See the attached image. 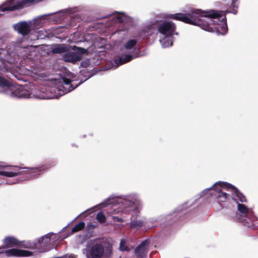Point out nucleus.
I'll use <instances>...</instances> for the list:
<instances>
[{
  "instance_id": "17",
  "label": "nucleus",
  "mask_w": 258,
  "mask_h": 258,
  "mask_svg": "<svg viewBox=\"0 0 258 258\" xmlns=\"http://www.w3.org/2000/svg\"><path fill=\"white\" fill-rule=\"evenodd\" d=\"M6 255L11 256H29L32 255V252L29 250H21L15 248L10 249L5 251Z\"/></svg>"
},
{
  "instance_id": "11",
  "label": "nucleus",
  "mask_w": 258,
  "mask_h": 258,
  "mask_svg": "<svg viewBox=\"0 0 258 258\" xmlns=\"http://www.w3.org/2000/svg\"><path fill=\"white\" fill-rule=\"evenodd\" d=\"M36 54L35 47L33 46H28L20 49L19 54L17 55L19 64L23 66L27 62L34 59Z\"/></svg>"
},
{
  "instance_id": "1",
  "label": "nucleus",
  "mask_w": 258,
  "mask_h": 258,
  "mask_svg": "<svg viewBox=\"0 0 258 258\" xmlns=\"http://www.w3.org/2000/svg\"><path fill=\"white\" fill-rule=\"evenodd\" d=\"M165 18L197 25L205 31L216 32L217 34L225 35L228 30L226 18L222 12L195 9L190 13L168 14Z\"/></svg>"
},
{
  "instance_id": "35",
  "label": "nucleus",
  "mask_w": 258,
  "mask_h": 258,
  "mask_svg": "<svg viewBox=\"0 0 258 258\" xmlns=\"http://www.w3.org/2000/svg\"><path fill=\"white\" fill-rule=\"evenodd\" d=\"M133 217H134V216H132V217L131 218V219H132V218L133 219Z\"/></svg>"
},
{
  "instance_id": "34",
  "label": "nucleus",
  "mask_w": 258,
  "mask_h": 258,
  "mask_svg": "<svg viewBox=\"0 0 258 258\" xmlns=\"http://www.w3.org/2000/svg\"><path fill=\"white\" fill-rule=\"evenodd\" d=\"M21 48H20L19 49H20ZM17 51H19V53L20 52V49H17Z\"/></svg>"
},
{
  "instance_id": "21",
  "label": "nucleus",
  "mask_w": 258,
  "mask_h": 258,
  "mask_svg": "<svg viewBox=\"0 0 258 258\" xmlns=\"http://www.w3.org/2000/svg\"><path fill=\"white\" fill-rule=\"evenodd\" d=\"M42 26L38 29L33 30L31 34L30 40H35L39 39H43L47 35V32L45 30L41 29Z\"/></svg>"
},
{
  "instance_id": "30",
  "label": "nucleus",
  "mask_w": 258,
  "mask_h": 258,
  "mask_svg": "<svg viewBox=\"0 0 258 258\" xmlns=\"http://www.w3.org/2000/svg\"><path fill=\"white\" fill-rule=\"evenodd\" d=\"M42 1L43 0H27V3L28 5L31 3H38Z\"/></svg>"
},
{
  "instance_id": "24",
  "label": "nucleus",
  "mask_w": 258,
  "mask_h": 258,
  "mask_svg": "<svg viewBox=\"0 0 258 258\" xmlns=\"http://www.w3.org/2000/svg\"><path fill=\"white\" fill-rule=\"evenodd\" d=\"M21 245L26 248L29 249H38L39 248V245L38 243H35L33 242H31L30 241H24L22 242Z\"/></svg>"
},
{
  "instance_id": "16",
  "label": "nucleus",
  "mask_w": 258,
  "mask_h": 258,
  "mask_svg": "<svg viewBox=\"0 0 258 258\" xmlns=\"http://www.w3.org/2000/svg\"><path fill=\"white\" fill-rule=\"evenodd\" d=\"M149 242L148 240L143 241L135 250L137 258H145L148 251Z\"/></svg>"
},
{
  "instance_id": "31",
  "label": "nucleus",
  "mask_w": 258,
  "mask_h": 258,
  "mask_svg": "<svg viewBox=\"0 0 258 258\" xmlns=\"http://www.w3.org/2000/svg\"><path fill=\"white\" fill-rule=\"evenodd\" d=\"M17 182H18V181H17V180H15V181H14V182H12V183H8V184H14V183H17Z\"/></svg>"
},
{
  "instance_id": "18",
  "label": "nucleus",
  "mask_w": 258,
  "mask_h": 258,
  "mask_svg": "<svg viewBox=\"0 0 258 258\" xmlns=\"http://www.w3.org/2000/svg\"><path fill=\"white\" fill-rule=\"evenodd\" d=\"M2 42V39L0 38V43H1ZM0 50L1 51V55H0V65L4 66H5L6 64H8V63H10V65L11 67H10V68L8 70L5 71V72H7V71H9V70H11L12 69H14V64H17L19 63L18 60V59L17 57V55L14 56V58H11L8 59V58H6L7 60H5V59L2 58V56L4 53L3 52H4V50H3V49H2L1 48H0ZM0 71H3V70H2L1 69H0ZM3 72H4V71H3Z\"/></svg>"
},
{
  "instance_id": "12",
  "label": "nucleus",
  "mask_w": 258,
  "mask_h": 258,
  "mask_svg": "<svg viewBox=\"0 0 258 258\" xmlns=\"http://www.w3.org/2000/svg\"><path fill=\"white\" fill-rule=\"evenodd\" d=\"M237 203H238L237 202ZM237 208L238 212L240 213V217L238 218L244 225H247L248 227H251L249 224L250 222H252L253 220V212L251 208H248L245 205L237 203Z\"/></svg>"
},
{
  "instance_id": "14",
  "label": "nucleus",
  "mask_w": 258,
  "mask_h": 258,
  "mask_svg": "<svg viewBox=\"0 0 258 258\" xmlns=\"http://www.w3.org/2000/svg\"><path fill=\"white\" fill-rule=\"evenodd\" d=\"M27 5V0H8L0 7V16L6 11H12L22 8Z\"/></svg>"
},
{
  "instance_id": "22",
  "label": "nucleus",
  "mask_w": 258,
  "mask_h": 258,
  "mask_svg": "<svg viewBox=\"0 0 258 258\" xmlns=\"http://www.w3.org/2000/svg\"><path fill=\"white\" fill-rule=\"evenodd\" d=\"M148 223V221H147L146 219L144 220H137L135 219H132L130 223V226L132 228L138 229Z\"/></svg>"
},
{
  "instance_id": "6",
  "label": "nucleus",
  "mask_w": 258,
  "mask_h": 258,
  "mask_svg": "<svg viewBox=\"0 0 258 258\" xmlns=\"http://www.w3.org/2000/svg\"><path fill=\"white\" fill-rule=\"evenodd\" d=\"M75 80V77L70 73L67 77L55 79L54 86L50 89V92H54V95L52 97L58 98L73 90L78 86V84H76L74 83Z\"/></svg>"
},
{
  "instance_id": "27",
  "label": "nucleus",
  "mask_w": 258,
  "mask_h": 258,
  "mask_svg": "<svg viewBox=\"0 0 258 258\" xmlns=\"http://www.w3.org/2000/svg\"><path fill=\"white\" fill-rule=\"evenodd\" d=\"M119 249L121 251H130V248L125 245V241L121 239L120 242Z\"/></svg>"
},
{
  "instance_id": "13",
  "label": "nucleus",
  "mask_w": 258,
  "mask_h": 258,
  "mask_svg": "<svg viewBox=\"0 0 258 258\" xmlns=\"http://www.w3.org/2000/svg\"><path fill=\"white\" fill-rule=\"evenodd\" d=\"M87 52L86 49L81 47H74L73 51H67L62 55V59L66 62L75 63L81 59L82 54Z\"/></svg>"
},
{
  "instance_id": "29",
  "label": "nucleus",
  "mask_w": 258,
  "mask_h": 258,
  "mask_svg": "<svg viewBox=\"0 0 258 258\" xmlns=\"http://www.w3.org/2000/svg\"><path fill=\"white\" fill-rule=\"evenodd\" d=\"M90 64V61L88 59L82 61L81 65L82 67L86 68Z\"/></svg>"
},
{
  "instance_id": "4",
  "label": "nucleus",
  "mask_w": 258,
  "mask_h": 258,
  "mask_svg": "<svg viewBox=\"0 0 258 258\" xmlns=\"http://www.w3.org/2000/svg\"><path fill=\"white\" fill-rule=\"evenodd\" d=\"M154 25L149 24L146 25L143 29L140 31L136 39H130L120 49V55L114 59L117 66L126 63L133 59L138 57V49H136L138 41L140 39L148 37L153 33Z\"/></svg>"
},
{
  "instance_id": "20",
  "label": "nucleus",
  "mask_w": 258,
  "mask_h": 258,
  "mask_svg": "<svg viewBox=\"0 0 258 258\" xmlns=\"http://www.w3.org/2000/svg\"><path fill=\"white\" fill-rule=\"evenodd\" d=\"M108 19L111 21L110 25H112L124 22L126 19V16L123 13H115L108 16Z\"/></svg>"
},
{
  "instance_id": "26",
  "label": "nucleus",
  "mask_w": 258,
  "mask_h": 258,
  "mask_svg": "<svg viewBox=\"0 0 258 258\" xmlns=\"http://www.w3.org/2000/svg\"><path fill=\"white\" fill-rule=\"evenodd\" d=\"M96 219L100 223H104L106 220V217L102 212H99L97 216Z\"/></svg>"
},
{
  "instance_id": "2",
  "label": "nucleus",
  "mask_w": 258,
  "mask_h": 258,
  "mask_svg": "<svg viewBox=\"0 0 258 258\" xmlns=\"http://www.w3.org/2000/svg\"><path fill=\"white\" fill-rule=\"evenodd\" d=\"M102 205L104 207L111 205L109 214L115 222H123L118 216L114 215L119 213H128L134 212L136 216L139 213L142 204L136 194H130L120 197L110 196Z\"/></svg>"
},
{
  "instance_id": "15",
  "label": "nucleus",
  "mask_w": 258,
  "mask_h": 258,
  "mask_svg": "<svg viewBox=\"0 0 258 258\" xmlns=\"http://www.w3.org/2000/svg\"><path fill=\"white\" fill-rule=\"evenodd\" d=\"M54 236H55V235L53 233H49L39 239L37 243L39 252H43L49 250L52 237Z\"/></svg>"
},
{
  "instance_id": "10",
  "label": "nucleus",
  "mask_w": 258,
  "mask_h": 258,
  "mask_svg": "<svg viewBox=\"0 0 258 258\" xmlns=\"http://www.w3.org/2000/svg\"><path fill=\"white\" fill-rule=\"evenodd\" d=\"M83 253L86 258H105L106 251L102 244L88 243Z\"/></svg>"
},
{
  "instance_id": "9",
  "label": "nucleus",
  "mask_w": 258,
  "mask_h": 258,
  "mask_svg": "<svg viewBox=\"0 0 258 258\" xmlns=\"http://www.w3.org/2000/svg\"><path fill=\"white\" fill-rule=\"evenodd\" d=\"M26 170H23L20 167H16L14 169L10 171H0V175L7 177H14L18 174L29 175L27 177L28 179L35 177L36 175L43 173L45 169L43 166L33 168H25Z\"/></svg>"
},
{
  "instance_id": "19",
  "label": "nucleus",
  "mask_w": 258,
  "mask_h": 258,
  "mask_svg": "<svg viewBox=\"0 0 258 258\" xmlns=\"http://www.w3.org/2000/svg\"><path fill=\"white\" fill-rule=\"evenodd\" d=\"M5 246L0 247V253L4 251L5 248H11L19 244V241L14 237L9 236L6 237L3 241Z\"/></svg>"
},
{
  "instance_id": "25",
  "label": "nucleus",
  "mask_w": 258,
  "mask_h": 258,
  "mask_svg": "<svg viewBox=\"0 0 258 258\" xmlns=\"http://www.w3.org/2000/svg\"><path fill=\"white\" fill-rule=\"evenodd\" d=\"M85 224L83 222H81L77 224L72 230L71 233H73L83 229L85 227Z\"/></svg>"
},
{
  "instance_id": "32",
  "label": "nucleus",
  "mask_w": 258,
  "mask_h": 258,
  "mask_svg": "<svg viewBox=\"0 0 258 258\" xmlns=\"http://www.w3.org/2000/svg\"><path fill=\"white\" fill-rule=\"evenodd\" d=\"M219 207H220V208H222V206H221V205H220V204H219Z\"/></svg>"
},
{
  "instance_id": "33",
  "label": "nucleus",
  "mask_w": 258,
  "mask_h": 258,
  "mask_svg": "<svg viewBox=\"0 0 258 258\" xmlns=\"http://www.w3.org/2000/svg\"><path fill=\"white\" fill-rule=\"evenodd\" d=\"M37 73H38V72H35L34 73V74H37Z\"/></svg>"
},
{
  "instance_id": "8",
  "label": "nucleus",
  "mask_w": 258,
  "mask_h": 258,
  "mask_svg": "<svg viewBox=\"0 0 258 258\" xmlns=\"http://www.w3.org/2000/svg\"><path fill=\"white\" fill-rule=\"evenodd\" d=\"M43 19L39 17L29 21H21L13 25L15 30L23 36L30 34V38L33 30L40 28L42 26Z\"/></svg>"
},
{
  "instance_id": "3",
  "label": "nucleus",
  "mask_w": 258,
  "mask_h": 258,
  "mask_svg": "<svg viewBox=\"0 0 258 258\" xmlns=\"http://www.w3.org/2000/svg\"><path fill=\"white\" fill-rule=\"evenodd\" d=\"M201 196L216 199L217 202H225L232 199L241 203L246 201L244 196L235 186L225 182H217L210 188L205 189Z\"/></svg>"
},
{
  "instance_id": "5",
  "label": "nucleus",
  "mask_w": 258,
  "mask_h": 258,
  "mask_svg": "<svg viewBox=\"0 0 258 258\" xmlns=\"http://www.w3.org/2000/svg\"><path fill=\"white\" fill-rule=\"evenodd\" d=\"M77 11V7L69 8L54 14L42 15L39 18L43 19L42 26L47 23H60L63 22L70 27L75 25L77 15L75 14Z\"/></svg>"
},
{
  "instance_id": "7",
  "label": "nucleus",
  "mask_w": 258,
  "mask_h": 258,
  "mask_svg": "<svg viewBox=\"0 0 258 258\" xmlns=\"http://www.w3.org/2000/svg\"><path fill=\"white\" fill-rule=\"evenodd\" d=\"M176 26L171 21H166L160 23L157 28L159 41L163 47L172 45L173 35H177L175 32Z\"/></svg>"
},
{
  "instance_id": "28",
  "label": "nucleus",
  "mask_w": 258,
  "mask_h": 258,
  "mask_svg": "<svg viewBox=\"0 0 258 258\" xmlns=\"http://www.w3.org/2000/svg\"><path fill=\"white\" fill-rule=\"evenodd\" d=\"M237 0H232L231 7H232V10L229 11L228 13H231L233 14H236L237 13V9L238 6L236 5L235 2Z\"/></svg>"
},
{
  "instance_id": "23",
  "label": "nucleus",
  "mask_w": 258,
  "mask_h": 258,
  "mask_svg": "<svg viewBox=\"0 0 258 258\" xmlns=\"http://www.w3.org/2000/svg\"><path fill=\"white\" fill-rule=\"evenodd\" d=\"M68 47L64 44H56L52 46V51L54 53H60L67 50Z\"/></svg>"
}]
</instances>
